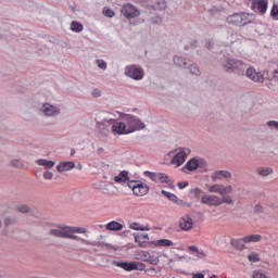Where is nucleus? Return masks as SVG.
I'll return each instance as SVG.
<instances>
[{"label":"nucleus","instance_id":"17","mask_svg":"<svg viewBox=\"0 0 278 278\" xmlns=\"http://www.w3.org/2000/svg\"><path fill=\"white\" fill-rule=\"evenodd\" d=\"M202 203L208 205L210 207H218V205H222L219 197L208 194L202 197Z\"/></svg>","mask_w":278,"mask_h":278},{"label":"nucleus","instance_id":"27","mask_svg":"<svg viewBox=\"0 0 278 278\" xmlns=\"http://www.w3.org/2000/svg\"><path fill=\"white\" fill-rule=\"evenodd\" d=\"M105 229H108V231H121V229H123V226L121 223L113 220L106 224Z\"/></svg>","mask_w":278,"mask_h":278},{"label":"nucleus","instance_id":"33","mask_svg":"<svg viewBox=\"0 0 278 278\" xmlns=\"http://www.w3.org/2000/svg\"><path fill=\"white\" fill-rule=\"evenodd\" d=\"M71 29L72 31L79 34L80 31H84V25L79 24V22H72Z\"/></svg>","mask_w":278,"mask_h":278},{"label":"nucleus","instance_id":"48","mask_svg":"<svg viewBox=\"0 0 278 278\" xmlns=\"http://www.w3.org/2000/svg\"><path fill=\"white\" fill-rule=\"evenodd\" d=\"M202 192L203 191L199 188H195V189L192 190V194L195 197V199H199V197H201Z\"/></svg>","mask_w":278,"mask_h":278},{"label":"nucleus","instance_id":"9","mask_svg":"<svg viewBox=\"0 0 278 278\" xmlns=\"http://www.w3.org/2000/svg\"><path fill=\"white\" fill-rule=\"evenodd\" d=\"M121 13L125 18H138V16H140V10L131 3L124 4L121 9Z\"/></svg>","mask_w":278,"mask_h":278},{"label":"nucleus","instance_id":"32","mask_svg":"<svg viewBox=\"0 0 278 278\" xmlns=\"http://www.w3.org/2000/svg\"><path fill=\"white\" fill-rule=\"evenodd\" d=\"M257 173H258V175H261V177H268V175H271L273 168L260 167L257 169Z\"/></svg>","mask_w":278,"mask_h":278},{"label":"nucleus","instance_id":"30","mask_svg":"<svg viewBox=\"0 0 278 278\" xmlns=\"http://www.w3.org/2000/svg\"><path fill=\"white\" fill-rule=\"evenodd\" d=\"M154 247H175V243L168 239H160L153 242Z\"/></svg>","mask_w":278,"mask_h":278},{"label":"nucleus","instance_id":"40","mask_svg":"<svg viewBox=\"0 0 278 278\" xmlns=\"http://www.w3.org/2000/svg\"><path fill=\"white\" fill-rule=\"evenodd\" d=\"M18 210L22 214H29L31 212V208L27 204L20 206Z\"/></svg>","mask_w":278,"mask_h":278},{"label":"nucleus","instance_id":"55","mask_svg":"<svg viewBox=\"0 0 278 278\" xmlns=\"http://www.w3.org/2000/svg\"><path fill=\"white\" fill-rule=\"evenodd\" d=\"M206 47H207V49H212V41H208V42L206 43Z\"/></svg>","mask_w":278,"mask_h":278},{"label":"nucleus","instance_id":"19","mask_svg":"<svg viewBox=\"0 0 278 278\" xmlns=\"http://www.w3.org/2000/svg\"><path fill=\"white\" fill-rule=\"evenodd\" d=\"M247 70H249V65H247L244 62L240 60L235 59L233 73H236L237 75L244 76L247 74Z\"/></svg>","mask_w":278,"mask_h":278},{"label":"nucleus","instance_id":"5","mask_svg":"<svg viewBox=\"0 0 278 278\" xmlns=\"http://www.w3.org/2000/svg\"><path fill=\"white\" fill-rule=\"evenodd\" d=\"M108 123L109 125L112 126V131L114 136H123V134H129V129L127 128V124L123 122H117L116 119H104V124Z\"/></svg>","mask_w":278,"mask_h":278},{"label":"nucleus","instance_id":"42","mask_svg":"<svg viewBox=\"0 0 278 278\" xmlns=\"http://www.w3.org/2000/svg\"><path fill=\"white\" fill-rule=\"evenodd\" d=\"M103 14L106 15L109 18H114V12L112 11V9L104 8Z\"/></svg>","mask_w":278,"mask_h":278},{"label":"nucleus","instance_id":"3","mask_svg":"<svg viewBox=\"0 0 278 278\" xmlns=\"http://www.w3.org/2000/svg\"><path fill=\"white\" fill-rule=\"evenodd\" d=\"M122 121L126 123V126L128 128V134H134V131H140L141 129H144L147 127L140 118L126 114L122 117Z\"/></svg>","mask_w":278,"mask_h":278},{"label":"nucleus","instance_id":"6","mask_svg":"<svg viewBox=\"0 0 278 278\" xmlns=\"http://www.w3.org/2000/svg\"><path fill=\"white\" fill-rule=\"evenodd\" d=\"M128 188L132 189V192L136 194V197H144V194L149 193V187L140 181H128Z\"/></svg>","mask_w":278,"mask_h":278},{"label":"nucleus","instance_id":"39","mask_svg":"<svg viewBox=\"0 0 278 278\" xmlns=\"http://www.w3.org/2000/svg\"><path fill=\"white\" fill-rule=\"evenodd\" d=\"M222 205L223 203H227L228 205L233 204V199L231 198V195H222L220 199Z\"/></svg>","mask_w":278,"mask_h":278},{"label":"nucleus","instance_id":"47","mask_svg":"<svg viewBox=\"0 0 278 278\" xmlns=\"http://www.w3.org/2000/svg\"><path fill=\"white\" fill-rule=\"evenodd\" d=\"M262 213H264V207H262V205L260 204H256L254 206V214H262Z\"/></svg>","mask_w":278,"mask_h":278},{"label":"nucleus","instance_id":"58","mask_svg":"<svg viewBox=\"0 0 278 278\" xmlns=\"http://www.w3.org/2000/svg\"><path fill=\"white\" fill-rule=\"evenodd\" d=\"M81 168H84V166H81V165H78V169H79V170H81Z\"/></svg>","mask_w":278,"mask_h":278},{"label":"nucleus","instance_id":"28","mask_svg":"<svg viewBox=\"0 0 278 278\" xmlns=\"http://www.w3.org/2000/svg\"><path fill=\"white\" fill-rule=\"evenodd\" d=\"M244 244H250V242H262L261 235H249L243 237Z\"/></svg>","mask_w":278,"mask_h":278},{"label":"nucleus","instance_id":"52","mask_svg":"<svg viewBox=\"0 0 278 278\" xmlns=\"http://www.w3.org/2000/svg\"><path fill=\"white\" fill-rule=\"evenodd\" d=\"M192 278H205V275L203 274H195Z\"/></svg>","mask_w":278,"mask_h":278},{"label":"nucleus","instance_id":"11","mask_svg":"<svg viewBox=\"0 0 278 278\" xmlns=\"http://www.w3.org/2000/svg\"><path fill=\"white\" fill-rule=\"evenodd\" d=\"M143 175L146 177H149V179H151L152 181L159 182L160 184H169L170 182V178H168V175L166 174H162V173H153V172H144Z\"/></svg>","mask_w":278,"mask_h":278},{"label":"nucleus","instance_id":"56","mask_svg":"<svg viewBox=\"0 0 278 278\" xmlns=\"http://www.w3.org/2000/svg\"><path fill=\"white\" fill-rule=\"evenodd\" d=\"M178 260H186V256H178Z\"/></svg>","mask_w":278,"mask_h":278},{"label":"nucleus","instance_id":"43","mask_svg":"<svg viewBox=\"0 0 278 278\" xmlns=\"http://www.w3.org/2000/svg\"><path fill=\"white\" fill-rule=\"evenodd\" d=\"M189 251H193L194 253H198L199 255H202V257H205V253L199 251V248H197V245H190Z\"/></svg>","mask_w":278,"mask_h":278},{"label":"nucleus","instance_id":"2","mask_svg":"<svg viewBox=\"0 0 278 278\" xmlns=\"http://www.w3.org/2000/svg\"><path fill=\"white\" fill-rule=\"evenodd\" d=\"M252 21L253 14L247 12L233 13L226 18L228 25L233 27H244V25H249Z\"/></svg>","mask_w":278,"mask_h":278},{"label":"nucleus","instance_id":"51","mask_svg":"<svg viewBox=\"0 0 278 278\" xmlns=\"http://www.w3.org/2000/svg\"><path fill=\"white\" fill-rule=\"evenodd\" d=\"M10 225H12V218L10 217L4 218V226L10 227Z\"/></svg>","mask_w":278,"mask_h":278},{"label":"nucleus","instance_id":"45","mask_svg":"<svg viewBox=\"0 0 278 278\" xmlns=\"http://www.w3.org/2000/svg\"><path fill=\"white\" fill-rule=\"evenodd\" d=\"M267 127H269V129H278V122L269 121V122H267Z\"/></svg>","mask_w":278,"mask_h":278},{"label":"nucleus","instance_id":"60","mask_svg":"<svg viewBox=\"0 0 278 278\" xmlns=\"http://www.w3.org/2000/svg\"><path fill=\"white\" fill-rule=\"evenodd\" d=\"M210 278H216V275L211 276Z\"/></svg>","mask_w":278,"mask_h":278},{"label":"nucleus","instance_id":"21","mask_svg":"<svg viewBox=\"0 0 278 278\" xmlns=\"http://www.w3.org/2000/svg\"><path fill=\"white\" fill-rule=\"evenodd\" d=\"M73 168H75V162L72 161L62 162L56 166L59 173H67L68 170H73Z\"/></svg>","mask_w":278,"mask_h":278},{"label":"nucleus","instance_id":"35","mask_svg":"<svg viewBox=\"0 0 278 278\" xmlns=\"http://www.w3.org/2000/svg\"><path fill=\"white\" fill-rule=\"evenodd\" d=\"M11 166H13V168H23L25 165L23 164V161L18 160V159H13L10 163Z\"/></svg>","mask_w":278,"mask_h":278},{"label":"nucleus","instance_id":"37","mask_svg":"<svg viewBox=\"0 0 278 278\" xmlns=\"http://www.w3.org/2000/svg\"><path fill=\"white\" fill-rule=\"evenodd\" d=\"M248 260L249 262H260V253H256V252H251L249 255H248Z\"/></svg>","mask_w":278,"mask_h":278},{"label":"nucleus","instance_id":"44","mask_svg":"<svg viewBox=\"0 0 278 278\" xmlns=\"http://www.w3.org/2000/svg\"><path fill=\"white\" fill-rule=\"evenodd\" d=\"M98 68H102V71H105L108 68V63L103 60H97Z\"/></svg>","mask_w":278,"mask_h":278},{"label":"nucleus","instance_id":"4","mask_svg":"<svg viewBox=\"0 0 278 278\" xmlns=\"http://www.w3.org/2000/svg\"><path fill=\"white\" fill-rule=\"evenodd\" d=\"M191 151L189 148H178L176 150V154L170 160V164L174 166H182V164L188 160V155H190Z\"/></svg>","mask_w":278,"mask_h":278},{"label":"nucleus","instance_id":"23","mask_svg":"<svg viewBox=\"0 0 278 278\" xmlns=\"http://www.w3.org/2000/svg\"><path fill=\"white\" fill-rule=\"evenodd\" d=\"M35 163L38 166H43L46 170H50V168H53V166H55L54 161H49L47 159H38L37 161H35Z\"/></svg>","mask_w":278,"mask_h":278},{"label":"nucleus","instance_id":"49","mask_svg":"<svg viewBox=\"0 0 278 278\" xmlns=\"http://www.w3.org/2000/svg\"><path fill=\"white\" fill-rule=\"evenodd\" d=\"M43 178L49 179V180L53 179V173L45 172L43 173Z\"/></svg>","mask_w":278,"mask_h":278},{"label":"nucleus","instance_id":"29","mask_svg":"<svg viewBox=\"0 0 278 278\" xmlns=\"http://www.w3.org/2000/svg\"><path fill=\"white\" fill-rule=\"evenodd\" d=\"M174 64H176V66H179L180 68H188V60L184 59L181 56H174Z\"/></svg>","mask_w":278,"mask_h":278},{"label":"nucleus","instance_id":"57","mask_svg":"<svg viewBox=\"0 0 278 278\" xmlns=\"http://www.w3.org/2000/svg\"><path fill=\"white\" fill-rule=\"evenodd\" d=\"M169 262H177V258H170Z\"/></svg>","mask_w":278,"mask_h":278},{"label":"nucleus","instance_id":"10","mask_svg":"<svg viewBox=\"0 0 278 278\" xmlns=\"http://www.w3.org/2000/svg\"><path fill=\"white\" fill-rule=\"evenodd\" d=\"M40 112L43 114V116L53 117L60 116L62 110L60 109V106L53 105L51 103H45L41 106Z\"/></svg>","mask_w":278,"mask_h":278},{"label":"nucleus","instance_id":"24","mask_svg":"<svg viewBox=\"0 0 278 278\" xmlns=\"http://www.w3.org/2000/svg\"><path fill=\"white\" fill-rule=\"evenodd\" d=\"M115 184H127L129 182V172L123 170L118 174V176L114 177Z\"/></svg>","mask_w":278,"mask_h":278},{"label":"nucleus","instance_id":"46","mask_svg":"<svg viewBox=\"0 0 278 278\" xmlns=\"http://www.w3.org/2000/svg\"><path fill=\"white\" fill-rule=\"evenodd\" d=\"M270 16H273V18H277V16H278V7H277V4L273 5Z\"/></svg>","mask_w":278,"mask_h":278},{"label":"nucleus","instance_id":"12","mask_svg":"<svg viewBox=\"0 0 278 278\" xmlns=\"http://www.w3.org/2000/svg\"><path fill=\"white\" fill-rule=\"evenodd\" d=\"M137 260L140 262H146L147 264H151L152 266H157L160 264V258L155 255H151L148 251H141L138 254Z\"/></svg>","mask_w":278,"mask_h":278},{"label":"nucleus","instance_id":"53","mask_svg":"<svg viewBox=\"0 0 278 278\" xmlns=\"http://www.w3.org/2000/svg\"><path fill=\"white\" fill-rule=\"evenodd\" d=\"M94 97H101V91H99L98 89L94 90L93 92Z\"/></svg>","mask_w":278,"mask_h":278},{"label":"nucleus","instance_id":"41","mask_svg":"<svg viewBox=\"0 0 278 278\" xmlns=\"http://www.w3.org/2000/svg\"><path fill=\"white\" fill-rule=\"evenodd\" d=\"M189 71L191 75H201V72L199 71V67L197 65H190Z\"/></svg>","mask_w":278,"mask_h":278},{"label":"nucleus","instance_id":"20","mask_svg":"<svg viewBox=\"0 0 278 278\" xmlns=\"http://www.w3.org/2000/svg\"><path fill=\"white\" fill-rule=\"evenodd\" d=\"M254 8L260 14H266V10H268V0L254 1Z\"/></svg>","mask_w":278,"mask_h":278},{"label":"nucleus","instance_id":"7","mask_svg":"<svg viewBox=\"0 0 278 278\" xmlns=\"http://www.w3.org/2000/svg\"><path fill=\"white\" fill-rule=\"evenodd\" d=\"M114 264L118 268H123V270L126 271L144 270L147 268L144 264L138 262H115Z\"/></svg>","mask_w":278,"mask_h":278},{"label":"nucleus","instance_id":"1","mask_svg":"<svg viewBox=\"0 0 278 278\" xmlns=\"http://www.w3.org/2000/svg\"><path fill=\"white\" fill-rule=\"evenodd\" d=\"M75 233H88V229L59 224L48 231V236L51 238H61L63 240H75V242H79V236Z\"/></svg>","mask_w":278,"mask_h":278},{"label":"nucleus","instance_id":"15","mask_svg":"<svg viewBox=\"0 0 278 278\" xmlns=\"http://www.w3.org/2000/svg\"><path fill=\"white\" fill-rule=\"evenodd\" d=\"M78 244L80 247H100L101 249H110V244L101 241H90L81 237L78 238Z\"/></svg>","mask_w":278,"mask_h":278},{"label":"nucleus","instance_id":"54","mask_svg":"<svg viewBox=\"0 0 278 278\" xmlns=\"http://www.w3.org/2000/svg\"><path fill=\"white\" fill-rule=\"evenodd\" d=\"M79 251H83L84 253H88V249L84 248V247H80L79 248Z\"/></svg>","mask_w":278,"mask_h":278},{"label":"nucleus","instance_id":"16","mask_svg":"<svg viewBox=\"0 0 278 278\" xmlns=\"http://www.w3.org/2000/svg\"><path fill=\"white\" fill-rule=\"evenodd\" d=\"M225 179H231L229 170H215L211 174V180L213 182L223 181Z\"/></svg>","mask_w":278,"mask_h":278},{"label":"nucleus","instance_id":"8","mask_svg":"<svg viewBox=\"0 0 278 278\" xmlns=\"http://www.w3.org/2000/svg\"><path fill=\"white\" fill-rule=\"evenodd\" d=\"M125 75L136 81H140L144 77V71L136 65H129L125 67Z\"/></svg>","mask_w":278,"mask_h":278},{"label":"nucleus","instance_id":"36","mask_svg":"<svg viewBox=\"0 0 278 278\" xmlns=\"http://www.w3.org/2000/svg\"><path fill=\"white\" fill-rule=\"evenodd\" d=\"M231 192H233V188L231 186H226L224 187L222 185V193H220V197H225L227 194H231Z\"/></svg>","mask_w":278,"mask_h":278},{"label":"nucleus","instance_id":"59","mask_svg":"<svg viewBox=\"0 0 278 278\" xmlns=\"http://www.w3.org/2000/svg\"><path fill=\"white\" fill-rule=\"evenodd\" d=\"M149 270H153V271H155V268H153V267H152V268H150Z\"/></svg>","mask_w":278,"mask_h":278},{"label":"nucleus","instance_id":"38","mask_svg":"<svg viewBox=\"0 0 278 278\" xmlns=\"http://www.w3.org/2000/svg\"><path fill=\"white\" fill-rule=\"evenodd\" d=\"M130 229H134L135 231H146L147 230V228H144V226H141L138 223L130 224Z\"/></svg>","mask_w":278,"mask_h":278},{"label":"nucleus","instance_id":"18","mask_svg":"<svg viewBox=\"0 0 278 278\" xmlns=\"http://www.w3.org/2000/svg\"><path fill=\"white\" fill-rule=\"evenodd\" d=\"M194 225V223L192 222V218L189 216H184L179 219L178 223V227L182 230V231H190V229H192V226Z\"/></svg>","mask_w":278,"mask_h":278},{"label":"nucleus","instance_id":"22","mask_svg":"<svg viewBox=\"0 0 278 278\" xmlns=\"http://www.w3.org/2000/svg\"><path fill=\"white\" fill-rule=\"evenodd\" d=\"M135 236V242L139 244L141 249H144L147 244H149V235L141 233V235H134Z\"/></svg>","mask_w":278,"mask_h":278},{"label":"nucleus","instance_id":"26","mask_svg":"<svg viewBox=\"0 0 278 278\" xmlns=\"http://www.w3.org/2000/svg\"><path fill=\"white\" fill-rule=\"evenodd\" d=\"M230 244L231 247H236L238 251H244V249H247V245H244V238L231 239Z\"/></svg>","mask_w":278,"mask_h":278},{"label":"nucleus","instance_id":"14","mask_svg":"<svg viewBox=\"0 0 278 278\" xmlns=\"http://www.w3.org/2000/svg\"><path fill=\"white\" fill-rule=\"evenodd\" d=\"M245 75L249 79H251L252 81H255L256 84H264V75L255 71V68L253 67H248Z\"/></svg>","mask_w":278,"mask_h":278},{"label":"nucleus","instance_id":"50","mask_svg":"<svg viewBox=\"0 0 278 278\" xmlns=\"http://www.w3.org/2000/svg\"><path fill=\"white\" fill-rule=\"evenodd\" d=\"M179 190H184V188H187L188 181H180L177 184Z\"/></svg>","mask_w":278,"mask_h":278},{"label":"nucleus","instance_id":"34","mask_svg":"<svg viewBox=\"0 0 278 278\" xmlns=\"http://www.w3.org/2000/svg\"><path fill=\"white\" fill-rule=\"evenodd\" d=\"M222 190H223V185L215 184V185L208 186V192H215L217 194H222Z\"/></svg>","mask_w":278,"mask_h":278},{"label":"nucleus","instance_id":"13","mask_svg":"<svg viewBox=\"0 0 278 278\" xmlns=\"http://www.w3.org/2000/svg\"><path fill=\"white\" fill-rule=\"evenodd\" d=\"M207 166V162L203 161V159H191L187 162L185 168L187 170H197V168H205Z\"/></svg>","mask_w":278,"mask_h":278},{"label":"nucleus","instance_id":"25","mask_svg":"<svg viewBox=\"0 0 278 278\" xmlns=\"http://www.w3.org/2000/svg\"><path fill=\"white\" fill-rule=\"evenodd\" d=\"M235 64L236 59H228L226 62L222 64V67L226 73H233Z\"/></svg>","mask_w":278,"mask_h":278},{"label":"nucleus","instance_id":"31","mask_svg":"<svg viewBox=\"0 0 278 278\" xmlns=\"http://www.w3.org/2000/svg\"><path fill=\"white\" fill-rule=\"evenodd\" d=\"M161 194H163L166 199H168V201H172L173 203H177V201H179L176 194L170 193L166 190H162Z\"/></svg>","mask_w":278,"mask_h":278}]
</instances>
